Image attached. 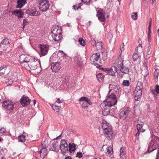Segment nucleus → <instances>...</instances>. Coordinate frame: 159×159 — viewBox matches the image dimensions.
I'll use <instances>...</instances> for the list:
<instances>
[{
  "mask_svg": "<svg viewBox=\"0 0 159 159\" xmlns=\"http://www.w3.org/2000/svg\"><path fill=\"white\" fill-rule=\"evenodd\" d=\"M88 106L85 105H83L82 107V108L83 109H84L85 110H87L88 108Z\"/></svg>",
  "mask_w": 159,
  "mask_h": 159,
  "instance_id": "obj_64",
  "label": "nucleus"
},
{
  "mask_svg": "<svg viewBox=\"0 0 159 159\" xmlns=\"http://www.w3.org/2000/svg\"><path fill=\"white\" fill-rule=\"evenodd\" d=\"M14 103L11 101H5L3 102L2 106L7 110H11L14 108Z\"/></svg>",
  "mask_w": 159,
  "mask_h": 159,
  "instance_id": "obj_9",
  "label": "nucleus"
},
{
  "mask_svg": "<svg viewBox=\"0 0 159 159\" xmlns=\"http://www.w3.org/2000/svg\"><path fill=\"white\" fill-rule=\"evenodd\" d=\"M106 137L109 139L112 138L114 136L111 126H109L107 129L103 130Z\"/></svg>",
  "mask_w": 159,
  "mask_h": 159,
  "instance_id": "obj_10",
  "label": "nucleus"
},
{
  "mask_svg": "<svg viewBox=\"0 0 159 159\" xmlns=\"http://www.w3.org/2000/svg\"><path fill=\"white\" fill-rule=\"evenodd\" d=\"M60 52H61L62 53L63 56L65 57H67V56L66 54H65L62 51H60Z\"/></svg>",
  "mask_w": 159,
  "mask_h": 159,
  "instance_id": "obj_61",
  "label": "nucleus"
},
{
  "mask_svg": "<svg viewBox=\"0 0 159 159\" xmlns=\"http://www.w3.org/2000/svg\"><path fill=\"white\" fill-rule=\"evenodd\" d=\"M151 25H149L148 26V31L149 32V34H150V33H151Z\"/></svg>",
  "mask_w": 159,
  "mask_h": 159,
  "instance_id": "obj_63",
  "label": "nucleus"
},
{
  "mask_svg": "<svg viewBox=\"0 0 159 159\" xmlns=\"http://www.w3.org/2000/svg\"><path fill=\"white\" fill-rule=\"evenodd\" d=\"M104 14V11L101 9L97 11V16L99 20L102 22L105 21L106 18Z\"/></svg>",
  "mask_w": 159,
  "mask_h": 159,
  "instance_id": "obj_11",
  "label": "nucleus"
},
{
  "mask_svg": "<svg viewBox=\"0 0 159 159\" xmlns=\"http://www.w3.org/2000/svg\"><path fill=\"white\" fill-rule=\"evenodd\" d=\"M131 18L134 20H136L137 19V13L136 12H134L132 13Z\"/></svg>",
  "mask_w": 159,
  "mask_h": 159,
  "instance_id": "obj_43",
  "label": "nucleus"
},
{
  "mask_svg": "<svg viewBox=\"0 0 159 159\" xmlns=\"http://www.w3.org/2000/svg\"><path fill=\"white\" fill-rule=\"evenodd\" d=\"M51 35L54 40L56 42L59 41L62 38V30L61 27H55L52 30Z\"/></svg>",
  "mask_w": 159,
  "mask_h": 159,
  "instance_id": "obj_4",
  "label": "nucleus"
},
{
  "mask_svg": "<svg viewBox=\"0 0 159 159\" xmlns=\"http://www.w3.org/2000/svg\"><path fill=\"white\" fill-rule=\"evenodd\" d=\"M130 82L128 80H124L123 81L122 85L124 86H129Z\"/></svg>",
  "mask_w": 159,
  "mask_h": 159,
  "instance_id": "obj_42",
  "label": "nucleus"
},
{
  "mask_svg": "<svg viewBox=\"0 0 159 159\" xmlns=\"http://www.w3.org/2000/svg\"><path fill=\"white\" fill-rule=\"evenodd\" d=\"M52 107L53 109L57 112H58L59 111L61 110V107H60L56 106L54 104L52 105Z\"/></svg>",
  "mask_w": 159,
  "mask_h": 159,
  "instance_id": "obj_34",
  "label": "nucleus"
},
{
  "mask_svg": "<svg viewBox=\"0 0 159 159\" xmlns=\"http://www.w3.org/2000/svg\"><path fill=\"white\" fill-rule=\"evenodd\" d=\"M159 73V70L155 69V71L154 73L155 76H156V77H157Z\"/></svg>",
  "mask_w": 159,
  "mask_h": 159,
  "instance_id": "obj_53",
  "label": "nucleus"
},
{
  "mask_svg": "<svg viewBox=\"0 0 159 159\" xmlns=\"http://www.w3.org/2000/svg\"><path fill=\"white\" fill-rule=\"evenodd\" d=\"M117 100L116 95L111 93V95L108 96L105 101H103L105 107H111L116 104Z\"/></svg>",
  "mask_w": 159,
  "mask_h": 159,
  "instance_id": "obj_3",
  "label": "nucleus"
},
{
  "mask_svg": "<svg viewBox=\"0 0 159 159\" xmlns=\"http://www.w3.org/2000/svg\"><path fill=\"white\" fill-rule=\"evenodd\" d=\"M6 82L7 83H8V84L9 85L11 84L13 82V80L11 79L9 80L8 79H6Z\"/></svg>",
  "mask_w": 159,
  "mask_h": 159,
  "instance_id": "obj_54",
  "label": "nucleus"
},
{
  "mask_svg": "<svg viewBox=\"0 0 159 159\" xmlns=\"http://www.w3.org/2000/svg\"><path fill=\"white\" fill-rule=\"evenodd\" d=\"M123 61L121 58L117 59L114 63V66L117 70H119L123 66Z\"/></svg>",
  "mask_w": 159,
  "mask_h": 159,
  "instance_id": "obj_14",
  "label": "nucleus"
},
{
  "mask_svg": "<svg viewBox=\"0 0 159 159\" xmlns=\"http://www.w3.org/2000/svg\"><path fill=\"white\" fill-rule=\"evenodd\" d=\"M40 48L41 51L40 55L41 56H44L46 55L48 52L49 47L47 45H41Z\"/></svg>",
  "mask_w": 159,
  "mask_h": 159,
  "instance_id": "obj_17",
  "label": "nucleus"
},
{
  "mask_svg": "<svg viewBox=\"0 0 159 159\" xmlns=\"http://www.w3.org/2000/svg\"><path fill=\"white\" fill-rule=\"evenodd\" d=\"M83 157L82 154L81 152H78L77 153L76 157L81 158Z\"/></svg>",
  "mask_w": 159,
  "mask_h": 159,
  "instance_id": "obj_50",
  "label": "nucleus"
},
{
  "mask_svg": "<svg viewBox=\"0 0 159 159\" xmlns=\"http://www.w3.org/2000/svg\"><path fill=\"white\" fill-rule=\"evenodd\" d=\"M82 2H83L84 3L89 4L90 1V0H81Z\"/></svg>",
  "mask_w": 159,
  "mask_h": 159,
  "instance_id": "obj_56",
  "label": "nucleus"
},
{
  "mask_svg": "<svg viewBox=\"0 0 159 159\" xmlns=\"http://www.w3.org/2000/svg\"><path fill=\"white\" fill-rule=\"evenodd\" d=\"M61 66L60 63L57 62L52 64L51 69L53 72L56 73L60 70Z\"/></svg>",
  "mask_w": 159,
  "mask_h": 159,
  "instance_id": "obj_12",
  "label": "nucleus"
},
{
  "mask_svg": "<svg viewBox=\"0 0 159 159\" xmlns=\"http://www.w3.org/2000/svg\"><path fill=\"white\" fill-rule=\"evenodd\" d=\"M140 133V132L139 131H137V132L136 133V135H135V137L136 138V139H139Z\"/></svg>",
  "mask_w": 159,
  "mask_h": 159,
  "instance_id": "obj_52",
  "label": "nucleus"
},
{
  "mask_svg": "<svg viewBox=\"0 0 159 159\" xmlns=\"http://www.w3.org/2000/svg\"><path fill=\"white\" fill-rule=\"evenodd\" d=\"M122 73L124 74H127L129 73V68L123 66L119 70Z\"/></svg>",
  "mask_w": 159,
  "mask_h": 159,
  "instance_id": "obj_27",
  "label": "nucleus"
},
{
  "mask_svg": "<svg viewBox=\"0 0 159 159\" xmlns=\"http://www.w3.org/2000/svg\"><path fill=\"white\" fill-rule=\"evenodd\" d=\"M61 136V135L59 136L56 139H54V140L53 142L52 145L51 146L50 149L53 151H56L58 149L59 143L56 141L55 140L58 139Z\"/></svg>",
  "mask_w": 159,
  "mask_h": 159,
  "instance_id": "obj_19",
  "label": "nucleus"
},
{
  "mask_svg": "<svg viewBox=\"0 0 159 159\" xmlns=\"http://www.w3.org/2000/svg\"><path fill=\"white\" fill-rule=\"evenodd\" d=\"M38 7L40 11L43 12L46 11L49 8V2L47 0H39Z\"/></svg>",
  "mask_w": 159,
  "mask_h": 159,
  "instance_id": "obj_6",
  "label": "nucleus"
},
{
  "mask_svg": "<svg viewBox=\"0 0 159 159\" xmlns=\"http://www.w3.org/2000/svg\"><path fill=\"white\" fill-rule=\"evenodd\" d=\"M116 87V85H115L110 84L109 85V88L110 90L114 89Z\"/></svg>",
  "mask_w": 159,
  "mask_h": 159,
  "instance_id": "obj_46",
  "label": "nucleus"
},
{
  "mask_svg": "<svg viewBox=\"0 0 159 159\" xmlns=\"http://www.w3.org/2000/svg\"><path fill=\"white\" fill-rule=\"evenodd\" d=\"M138 50L135 49L134 53L133 54V59L134 61H136L138 58H139V56L138 54Z\"/></svg>",
  "mask_w": 159,
  "mask_h": 159,
  "instance_id": "obj_32",
  "label": "nucleus"
},
{
  "mask_svg": "<svg viewBox=\"0 0 159 159\" xmlns=\"http://www.w3.org/2000/svg\"><path fill=\"white\" fill-rule=\"evenodd\" d=\"M76 63L79 67H81L83 65V62L80 60L77 61Z\"/></svg>",
  "mask_w": 159,
  "mask_h": 159,
  "instance_id": "obj_48",
  "label": "nucleus"
},
{
  "mask_svg": "<svg viewBox=\"0 0 159 159\" xmlns=\"http://www.w3.org/2000/svg\"><path fill=\"white\" fill-rule=\"evenodd\" d=\"M142 90L135 89L134 92V99L135 101H139L140 100V97L142 94Z\"/></svg>",
  "mask_w": 159,
  "mask_h": 159,
  "instance_id": "obj_15",
  "label": "nucleus"
},
{
  "mask_svg": "<svg viewBox=\"0 0 159 159\" xmlns=\"http://www.w3.org/2000/svg\"><path fill=\"white\" fill-rule=\"evenodd\" d=\"M129 112V111L128 108L125 109L122 111L120 114V119L122 120L125 119L128 117Z\"/></svg>",
  "mask_w": 159,
  "mask_h": 159,
  "instance_id": "obj_16",
  "label": "nucleus"
},
{
  "mask_svg": "<svg viewBox=\"0 0 159 159\" xmlns=\"http://www.w3.org/2000/svg\"><path fill=\"white\" fill-rule=\"evenodd\" d=\"M31 16H36L39 15V12L36 11L34 8V10H32Z\"/></svg>",
  "mask_w": 159,
  "mask_h": 159,
  "instance_id": "obj_39",
  "label": "nucleus"
},
{
  "mask_svg": "<svg viewBox=\"0 0 159 159\" xmlns=\"http://www.w3.org/2000/svg\"><path fill=\"white\" fill-rule=\"evenodd\" d=\"M32 58L26 55H21L20 56V61L21 66L23 68H26Z\"/></svg>",
  "mask_w": 159,
  "mask_h": 159,
  "instance_id": "obj_5",
  "label": "nucleus"
},
{
  "mask_svg": "<svg viewBox=\"0 0 159 159\" xmlns=\"http://www.w3.org/2000/svg\"><path fill=\"white\" fill-rule=\"evenodd\" d=\"M152 140L149 143L147 152H150L157 149L159 147V138L157 136L151 134Z\"/></svg>",
  "mask_w": 159,
  "mask_h": 159,
  "instance_id": "obj_2",
  "label": "nucleus"
},
{
  "mask_svg": "<svg viewBox=\"0 0 159 159\" xmlns=\"http://www.w3.org/2000/svg\"><path fill=\"white\" fill-rule=\"evenodd\" d=\"M157 148H158V151H157L156 159H159V147H158Z\"/></svg>",
  "mask_w": 159,
  "mask_h": 159,
  "instance_id": "obj_58",
  "label": "nucleus"
},
{
  "mask_svg": "<svg viewBox=\"0 0 159 159\" xmlns=\"http://www.w3.org/2000/svg\"><path fill=\"white\" fill-rule=\"evenodd\" d=\"M103 70L105 71H107V73L112 76H115L117 71V70L114 67H111L110 69L107 68H105Z\"/></svg>",
  "mask_w": 159,
  "mask_h": 159,
  "instance_id": "obj_20",
  "label": "nucleus"
},
{
  "mask_svg": "<svg viewBox=\"0 0 159 159\" xmlns=\"http://www.w3.org/2000/svg\"><path fill=\"white\" fill-rule=\"evenodd\" d=\"M9 42L7 38L4 39L0 43L1 48L4 50L6 49L9 46Z\"/></svg>",
  "mask_w": 159,
  "mask_h": 159,
  "instance_id": "obj_18",
  "label": "nucleus"
},
{
  "mask_svg": "<svg viewBox=\"0 0 159 159\" xmlns=\"http://www.w3.org/2000/svg\"><path fill=\"white\" fill-rule=\"evenodd\" d=\"M110 107H108L107 108V107L104 108V110L102 111V114L104 116H107L110 113Z\"/></svg>",
  "mask_w": 159,
  "mask_h": 159,
  "instance_id": "obj_30",
  "label": "nucleus"
},
{
  "mask_svg": "<svg viewBox=\"0 0 159 159\" xmlns=\"http://www.w3.org/2000/svg\"><path fill=\"white\" fill-rule=\"evenodd\" d=\"M76 145L73 143H70V153L74 152L75 151Z\"/></svg>",
  "mask_w": 159,
  "mask_h": 159,
  "instance_id": "obj_33",
  "label": "nucleus"
},
{
  "mask_svg": "<svg viewBox=\"0 0 159 159\" xmlns=\"http://www.w3.org/2000/svg\"><path fill=\"white\" fill-rule=\"evenodd\" d=\"M30 100L29 98L24 95L20 98V102L23 106H28L30 104Z\"/></svg>",
  "mask_w": 159,
  "mask_h": 159,
  "instance_id": "obj_13",
  "label": "nucleus"
},
{
  "mask_svg": "<svg viewBox=\"0 0 159 159\" xmlns=\"http://www.w3.org/2000/svg\"><path fill=\"white\" fill-rule=\"evenodd\" d=\"M28 24V22L27 21V20L25 19H24L23 21V30L24 29L25 26L27 25Z\"/></svg>",
  "mask_w": 159,
  "mask_h": 159,
  "instance_id": "obj_45",
  "label": "nucleus"
},
{
  "mask_svg": "<svg viewBox=\"0 0 159 159\" xmlns=\"http://www.w3.org/2000/svg\"><path fill=\"white\" fill-rule=\"evenodd\" d=\"M79 42L82 46H84L85 45V42L83 38H79Z\"/></svg>",
  "mask_w": 159,
  "mask_h": 159,
  "instance_id": "obj_40",
  "label": "nucleus"
},
{
  "mask_svg": "<svg viewBox=\"0 0 159 159\" xmlns=\"http://www.w3.org/2000/svg\"><path fill=\"white\" fill-rule=\"evenodd\" d=\"M155 90L158 94H159V86L158 84H156L155 86Z\"/></svg>",
  "mask_w": 159,
  "mask_h": 159,
  "instance_id": "obj_47",
  "label": "nucleus"
},
{
  "mask_svg": "<svg viewBox=\"0 0 159 159\" xmlns=\"http://www.w3.org/2000/svg\"><path fill=\"white\" fill-rule=\"evenodd\" d=\"M0 131L1 133H3L5 132L6 129L4 127H2L1 129H0Z\"/></svg>",
  "mask_w": 159,
  "mask_h": 159,
  "instance_id": "obj_57",
  "label": "nucleus"
},
{
  "mask_svg": "<svg viewBox=\"0 0 159 159\" xmlns=\"http://www.w3.org/2000/svg\"><path fill=\"white\" fill-rule=\"evenodd\" d=\"M79 101L80 102L84 101L86 102L88 104L91 105L92 104V102L88 98L84 97H82L79 99Z\"/></svg>",
  "mask_w": 159,
  "mask_h": 159,
  "instance_id": "obj_26",
  "label": "nucleus"
},
{
  "mask_svg": "<svg viewBox=\"0 0 159 159\" xmlns=\"http://www.w3.org/2000/svg\"><path fill=\"white\" fill-rule=\"evenodd\" d=\"M32 10H28L26 11V12L27 14L31 15Z\"/></svg>",
  "mask_w": 159,
  "mask_h": 159,
  "instance_id": "obj_59",
  "label": "nucleus"
},
{
  "mask_svg": "<svg viewBox=\"0 0 159 159\" xmlns=\"http://www.w3.org/2000/svg\"><path fill=\"white\" fill-rule=\"evenodd\" d=\"M62 101L63 100L62 99H60V98H58L56 101V102L58 103H61L62 102Z\"/></svg>",
  "mask_w": 159,
  "mask_h": 159,
  "instance_id": "obj_60",
  "label": "nucleus"
},
{
  "mask_svg": "<svg viewBox=\"0 0 159 159\" xmlns=\"http://www.w3.org/2000/svg\"><path fill=\"white\" fill-rule=\"evenodd\" d=\"M43 147H46L48 145V141L47 140H45L44 141L43 143H42Z\"/></svg>",
  "mask_w": 159,
  "mask_h": 159,
  "instance_id": "obj_49",
  "label": "nucleus"
},
{
  "mask_svg": "<svg viewBox=\"0 0 159 159\" xmlns=\"http://www.w3.org/2000/svg\"><path fill=\"white\" fill-rule=\"evenodd\" d=\"M40 60L37 58L32 57L26 69L29 70L34 74L37 75L40 72Z\"/></svg>",
  "mask_w": 159,
  "mask_h": 159,
  "instance_id": "obj_1",
  "label": "nucleus"
},
{
  "mask_svg": "<svg viewBox=\"0 0 159 159\" xmlns=\"http://www.w3.org/2000/svg\"><path fill=\"white\" fill-rule=\"evenodd\" d=\"M60 148L61 151L64 153V155L66 156V153L68 150L70 151V143L68 144V145L66 142L64 140H62L60 143Z\"/></svg>",
  "mask_w": 159,
  "mask_h": 159,
  "instance_id": "obj_8",
  "label": "nucleus"
},
{
  "mask_svg": "<svg viewBox=\"0 0 159 159\" xmlns=\"http://www.w3.org/2000/svg\"><path fill=\"white\" fill-rule=\"evenodd\" d=\"M98 50H101L102 48V42L100 41L97 42L96 46Z\"/></svg>",
  "mask_w": 159,
  "mask_h": 159,
  "instance_id": "obj_35",
  "label": "nucleus"
},
{
  "mask_svg": "<svg viewBox=\"0 0 159 159\" xmlns=\"http://www.w3.org/2000/svg\"><path fill=\"white\" fill-rule=\"evenodd\" d=\"M102 126L103 130H105V128L106 129H107L108 127L111 126L108 124L107 121L104 120H102Z\"/></svg>",
  "mask_w": 159,
  "mask_h": 159,
  "instance_id": "obj_31",
  "label": "nucleus"
},
{
  "mask_svg": "<svg viewBox=\"0 0 159 159\" xmlns=\"http://www.w3.org/2000/svg\"><path fill=\"white\" fill-rule=\"evenodd\" d=\"M143 125V123L142 122L141 124H138L136 126L137 129V131H139L141 129Z\"/></svg>",
  "mask_w": 159,
  "mask_h": 159,
  "instance_id": "obj_41",
  "label": "nucleus"
},
{
  "mask_svg": "<svg viewBox=\"0 0 159 159\" xmlns=\"http://www.w3.org/2000/svg\"><path fill=\"white\" fill-rule=\"evenodd\" d=\"M100 54L99 53H96L93 54L90 57V60L91 61L93 62L95 65H97V67H100L102 65V63L100 62L99 59Z\"/></svg>",
  "mask_w": 159,
  "mask_h": 159,
  "instance_id": "obj_7",
  "label": "nucleus"
},
{
  "mask_svg": "<svg viewBox=\"0 0 159 159\" xmlns=\"http://www.w3.org/2000/svg\"><path fill=\"white\" fill-rule=\"evenodd\" d=\"M6 69L5 65H3L0 67V76H2L4 75Z\"/></svg>",
  "mask_w": 159,
  "mask_h": 159,
  "instance_id": "obj_28",
  "label": "nucleus"
},
{
  "mask_svg": "<svg viewBox=\"0 0 159 159\" xmlns=\"http://www.w3.org/2000/svg\"><path fill=\"white\" fill-rule=\"evenodd\" d=\"M124 44L123 43H122V44L120 46V50L122 51V50H124Z\"/></svg>",
  "mask_w": 159,
  "mask_h": 159,
  "instance_id": "obj_62",
  "label": "nucleus"
},
{
  "mask_svg": "<svg viewBox=\"0 0 159 159\" xmlns=\"http://www.w3.org/2000/svg\"><path fill=\"white\" fill-rule=\"evenodd\" d=\"M12 14L14 15L15 16H17L18 18H21L23 17L24 15L23 12L21 11L20 10H16L12 12Z\"/></svg>",
  "mask_w": 159,
  "mask_h": 159,
  "instance_id": "obj_22",
  "label": "nucleus"
},
{
  "mask_svg": "<svg viewBox=\"0 0 159 159\" xmlns=\"http://www.w3.org/2000/svg\"><path fill=\"white\" fill-rule=\"evenodd\" d=\"M103 151L106 154L108 155H111L113 154L112 148L110 146H107Z\"/></svg>",
  "mask_w": 159,
  "mask_h": 159,
  "instance_id": "obj_24",
  "label": "nucleus"
},
{
  "mask_svg": "<svg viewBox=\"0 0 159 159\" xmlns=\"http://www.w3.org/2000/svg\"><path fill=\"white\" fill-rule=\"evenodd\" d=\"M73 8L74 10H77L80 8L79 5L78 4H76L75 5H74L73 6Z\"/></svg>",
  "mask_w": 159,
  "mask_h": 159,
  "instance_id": "obj_51",
  "label": "nucleus"
},
{
  "mask_svg": "<svg viewBox=\"0 0 159 159\" xmlns=\"http://www.w3.org/2000/svg\"><path fill=\"white\" fill-rule=\"evenodd\" d=\"M97 43H96V41L95 40H91V43L93 46H95Z\"/></svg>",
  "mask_w": 159,
  "mask_h": 159,
  "instance_id": "obj_55",
  "label": "nucleus"
},
{
  "mask_svg": "<svg viewBox=\"0 0 159 159\" xmlns=\"http://www.w3.org/2000/svg\"><path fill=\"white\" fill-rule=\"evenodd\" d=\"M96 77L99 82L100 83L103 81L104 76L101 73H99L96 75Z\"/></svg>",
  "mask_w": 159,
  "mask_h": 159,
  "instance_id": "obj_29",
  "label": "nucleus"
},
{
  "mask_svg": "<svg viewBox=\"0 0 159 159\" xmlns=\"http://www.w3.org/2000/svg\"><path fill=\"white\" fill-rule=\"evenodd\" d=\"M25 137L23 134L21 135L20 136L18 137V139L19 141L21 142H24L25 141Z\"/></svg>",
  "mask_w": 159,
  "mask_h": 159,
  "instance_id": "obj_36",
  "label": "nucleus"
},
{
  "mask_svg": "<svg viewBox=\"0 0 159 159\" xmlns=\"http://www.w3.org/2000/svg\"><path fill=\"white\" fill-rule=\"evenodd\" d=\"M81 60V58L80 57V56L79 55H77L74 57V60L75 63Z\"/></svg>",
  "mask_w": 159,
  "mask_h": 159,
  "instance_id": "obj_44",
  "label": "nucleus"
},
{
  "mask_svg": "<svg viewBox=\"0 0 159 159\" xmlns=\"http://www.w3.org/2000/svg\"><path fill=\"white\" fill-rule=\"evenodd\" d=\"M26 0H18L17 2V4L16 6V8H22L25 4L26 3Z\"/></svg>",
  "mask_w": 159,
  "mask_h": 159,
  "instance_id": "obj_23",
  "label": "nucleus"
},
{
  "mask_svg": "<svg viewBox=\"0 0 159 159\" xmlns=\"http://www.w3.org/2000/svg\"><path fill=\"white\" fill-rule=\"evenodd\" d=\"M143 88V85L142 82L138 81L137 84V86L136 89L142 90Z\"/></svg>",
  "mask_w": 159,
  "mask_h": 159,
  "instance_id": "obj_37",
  "label": "nucleus"
},
{
  "mask_svg": "<svg viewBox=\"0 0 159 159\" xmlns=\"http://www.w3.org/2000/svg\"><path fill=\"white\" fill-rule=\"evenodd\" d=\"M142 73L144 76V77H145L149 74V72L147 69H144L142 70Z\"/></svg>",
  "mask_w": 159,
  "mask_h": 159,
  "instance_id": "obj_38",
  "label": "nucleus"
},
{
  "mask_svg": "<svg viewBox=\"0 0 159 159\" xmlns=\"http://www.w3.org/2000/svg\"><path fill=\"white\" fill-rule=\"evenodd\" d=\"M120 156L121 159H126L125 151L124 148H121L120 150Z\"/></svg>",
  "mask_w": 159,
  "mask_h": 159,
  "instance_id": "obj_25",
  "label": "nucleus"
},
{
  "mask_svg": "<svg viewBox=\"0 0 159 159\" xmlns=\"http://www.w3.org/2000/svg\"><path fill=\"white\" fill-rule=\"evenodd\" d=\"M41 157L44 158L47 154L48 151L46 147H43L39 151Z\"/></svg>",
  "mask_w": 159,
  "mask_h": 159,
  "instance_id": "obj_21",
  "label": "nucleus"
}]
</instances>
